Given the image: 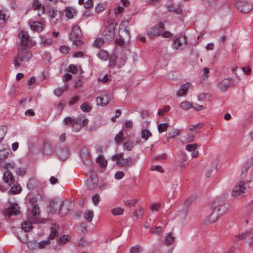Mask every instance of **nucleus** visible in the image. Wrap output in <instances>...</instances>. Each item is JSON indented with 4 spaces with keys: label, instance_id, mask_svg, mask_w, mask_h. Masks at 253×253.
Segmentation results:
<instances>
[{
    "label": "nucleus",
    "instance_id": "e433bc0d",
    "mask_svg": "<svg viewBox=\"0 0 253 253\" xmlns=\"http://www.w3.org/2000/svg\"><path fill=\"white\" fill-rule=\"evenodd\" d=\"M0 167L6 169L7 171H10L11 169H13L15 168V164L14 163H7L4 162Z\"/></svg>",
    "mask_w": 253,
    "mask_h": 253
},
{
    "label": "nucleus",
    "instance_id": "a19ab883",
    "mask_svg": "<svg viewBox=\"0 0 253 253\" xmlns=\"http://www.w3.org/2000/svg\"><path fill=\"white\" fill-rule=\"evenodd\" d=\"M169 125L168 123H162L158 125V129L160 133H162L167 130Z\"/></svg>",
    "mask_w": 253,
    "mask_h": 253
},
{
    "label": "nucleus",
    "instance_id": "37998d69",
    "mask_svg": "<svg viewBox=\"0 0 253 253\" xmlns=\"http://www.w3.org/2000/svg\"><path fill=\"white\" fill-rule=\"evenodd\" d=\"M210 95L208 93H202L198 96V100L200 101L210 100Z\"/></svg>",
    "mask_w": 253,
    "mask_h": 253
},
{
    "label": "nucleus",
    "instance_id": "f257e3e1",
    "mask_svg": "<svg viewBox=\"0 0 253 253\" xmlns=\"http://www.w3.org/2000/svg\"><path fill=\"white\" fill-rule=\"evenodd\" d=\"M32 56L31 52L27 48L25 47L18 48L17 55L14 60V64L15 68H18L21 66L24 65L26 63L28 62Z\"/></svg>",
    "mask_w": 253,
    "mask_h": 253
},
{
    "label": "nucleus",
    "instance_id": "bb28decb",
    "mask_svg": "<svg viewBox=\"0 0 253 253\" xmlns=\"http://www.w3.org/2000/svg\"><path fill=\"white\" fill-rule=\"evenodd\" d=\"M141 137L145 141H147L149 138L151 137L152 133L147 129L143 128L141 131Z\"/></svg>",
    "mask_w": 253,
    "mask_h": 253
},
{
    "label": "nucleus",
    "instance_id": "2f4dec72",
    "mask_svg": "<svg viewBox=\"0 0 253 253\" xmlns=\"http://www.w3.org/2000/svg\"><path fill=\"white\" fill-rule=\"evenodd\" d=\"M96 162L99 164L100 167H106L107 165V161L106 160L104 157L102 155H99L96 159Z\"/></svg>",
    "mask_w": 253,
    "mask_h": 253
},
{
    "label": "nucleus",
    "instance_id": "09e8293b",
    "mask_svg": "<svg viewBox=\"0 0 253 253\" xmlns=\"http://www.w3.org/2000/svg\"><path fill=\"white\" fill-rule=\"evenodd\" d=\"M124 202L125 203V205L127 207H130L132 206H134L136 203V199H131V200H124Z\"/></svg>",
    "mask_w": 253,
    "mask_h": 253
},
{
    "label": "nucleus",
    "instance_id": "13d9d810",
    "mask_svg": "<svg viewBox=\"0 0 253 253\" xmlns=\"http://www.w3.org/2000/svg\"><path fill=\"white\" fill-rule=\"evenodd\" d=\"M16 173L20 176H23L26 174V170L24 168H18L16 170Z\"/></svg>",
    "mask_w": 253,
    "mask_h": 253
},
{
    "label": "nucleus",
    "instance_id": "20e7f679",
    "mask_svg": "<svg viewBox=\"0 0 253 253\" xmlns=\"http://www.w3.org/2000/svg\"><path fill=\"white\" fill-rule=\"evenodd\" d=\"M164 30V24L163 22H160L158 24L149 28L147 33L150 38H153L155 37L160 36Z\"/></svg>",
    "mask_w": 253,
    "mask_h": 253
},
{
    "label": "nucleus",
    "instance_id": "c9c22d12",
    "mask_svg": "<svg viewBox=\"0 0 253 253\" xmlns=\"http://www.w3.org/2000/svg\"><path fill=\"white\" fill-rule=\"evenodd\" d=\"M181 159L179 160L178 163V167H179L182 169H184L185 167L186 162L187 161V158L185 154H181Z\"/></svg>",
    "mask_w": 253,
    "mask_h": 253
},
{
    "label": "nucleus",
    "instance_id": "7ed1b4c3",
    "mask_svg": "<svg viewBox=\"0 0 253 253\" xmlns=\"http://www.w3.org/2000/svg\"><path fill=\"white\" fill-rule=\"evenodd\" d=\"M64 202L62 200L54 199L50 201L49 204L50 211L51 213H55L57 211L61 216H64L67 212H62L63 208L64 207Z\"/></svg>",
    "mask_w": 253,
    "mask_h": 253
},
{
    "label": "nucleus",
    "instance_id": "864d4df0",
    "mask_svg": "<svg viewBox=\"0 0 253 253\" xmlns=\"http://www.w3.org/2000/svg\"><path fill=\"white\" fill-rule=\"evenodd\" d=\"M156 230L154 231L152 228H151L150 231L151 233L155 234L157 235H160L162 232L161 226H155Z\"/></svg>",
    "mask_w": 253,
    "mask_h": 253
},
{
    "label": "nucleus",
    "instance_id": "cd10ccee",
    "mask_svg": "<svg viewBox=\"0 0 253 253\" xmlns=\"http://www.w3.org/2000/svg\"><path fill=\"white\" fill-rule=\"evenodd\" d=\"M252 235V233H251L250 231H246L244 233L239 234L238 236H235V241H237L238 240H243L244 239H246L248 237L250 238Z\"/></svg>",
    "mask_w": 253,
    "mask_h": 253
},
{
    "label": "nucleus",
    "instance_id": "e2e57ef3",
    "mask_svg": "<svg viewBox=\"0 0 253 253\" xmlns=\"http://www.w3.org/2000/svg\"><path fill=\"white\" fill-rule=\"evenodd\" d=\"M72 40H73V44L76 46H81L83 44V42L81 41L80 38H75Z\"/></svg>",
    "mask_w": 253,
    "mask_h": 253
},
{
    "label": "nucleus",
    "instance_id": "3c124183",
    "mask_svg": "<svg viewBox=\"0 0 253 253\" xmlns=\"http://www.w3.org/2000/svg\"><path fill=\"white\" fill-rule=\"evenodd\" d=\"M31 213L34 217H37L40 214V209L39 207H37V206H33L31 210Z\"/></svg>",
    "mask_w": 253,
    "mask_h": 253
},
{
    "label": "nucleus",
    "instance_id": "6e6552de",
    "mask_svg": "<svg viewBox=\"0 0 253 253\" xmlns=\"http://www.w3.org/2000/svg\"><path fill=\"white\" fill-rule=\"evenodd\" d=\"M115 26L113 23L109 24L104 29L103 32V36L108 41L113 39L115 36Z\"/></svg>",
    "mask_w": 253,
    "mask_h": 253
},
{
    "label": "nucleus",
    "instance_id": "1a4fd4ad",
    "mask_svg": "<svg viewBox=\"0 0 253 253\" xmlns=\"http://www.w3.org/2000/svg\"><path fill=\"white\" fill-rule=\"evenodd\" d=\"M20 213L19 207L16 203H13L10 205L9 208L6 210L3 214L5 217L10 218L13 215H17Z\"/></svg>",
    "mask_w": 253,
    "mask_h": 253
},
{
    "label": "nucleus",
    "instance_id": "0e129e2a",
    "mask_svg": "<svg viewBox=\"0 0 253 253\" xmlns=\"http://www.w3.org/2000/svg\"><path fill=\"white\" fill-rule=\"evenodd\" d=\"M143 208L142 207H140L138 211H136L135 212V216L137 218H142V215L143 213Z\"/></svg>",
    "mask_w": 253,
    "mask_h": 253
},
{
    "label": "nucleus",
    "instance_id": "dca6fc26",
    "mask_svg": "<svg viewBox=\"0 0 253 253\" xmlns=\"http://www.w3.org/2000/svg\"><path fill=\"white\" fill-rule=\"evenodd\" d=\"M3 179L4 182L10 186L15 182V179L12 173L9 171H6L3 173Z\"/></svg>",
    "mask_w": 253,
    "mask_h": 253
},
{
    "label": "nucleus",
    "instance_id": "aec40b11",
    "mask_svg": "<svg viewBox=\"0 0 253 253\" xmlns=\"http://www.w3.org/2000/svg\"><path fill=\"white\" fill-rule=\"evenodd\" d=\"M198 148L197 143L189 144L186 146V149L189 151H193L192 153V157L193 158H196L198 157L199 153L198 151H196V149Z\"/></svg>",
    "mask_w": 253,
    "mask_h": 253
},
{
    "label": "nucleus",
    "instance_id": "473e14b6",
    "mask_svg": "<svg viewBox=\"0 0 253 253\" xmlns=\"http://www.w3.org/2000/svg\"><path fill=\"white\" fill-rule=\"evenodd\" d=\"M58 235V232L56 228V226L55 225H52L50 229V233L49 236V238L50 239H53L55 237Z\"/></svg>",
    "mask_w": 253,
    "mask_h": 253
},
{
    "label": "nucleus",
    "instance_id": "f03ea898",
    "mask_svg": "<svg viewBox=\"0 0 253 253\" xmlns=\"http://www.w3.org/2000/svg\"><path fill=\"white\" fill-rule=\"evenodd\" d=\"M250 181V180H247L246 182L241 181L239 185L234 188L232 191V195L237 199H240L246 195L250 188L248 185Z\"/></svg>",
    "mask_w": 253,
    "mask_h": 253
},
{
    "label": "nucleus",
    "instance_id": "6ab92c4d",
    "mask_svg": "<svg viewBox=\"0 0 253 253\" xmlns=\"http://www.w3.org/2000/svg\"><path fill=\"white\" fill-rule=\"evenodd\" d=\"M9 155V150L6 148L0 147V167L3 164L5 159Z\"/></svg>",
    "mask_w": 253,
    "mask_h": 253
},
{
    "label": "nucleus",
    "instance_id": "4c0bfd02",
    "mask_svg": "<svg viewBox=\"0 0 253 253\" xmlns=\"http://www.w3.org/2000/svg\"><path fill=\"white\" fill-rule=\"evenodd\" d=\"M175 238L170 233H167L165 236V242L167 245H171L174 242Z\"/></svg>",
    "mask_w": 253,
    "mask_h": 253
},
{
    "label": "nucleus",
    "instance_id": "4468645a",
    "mask_svg": "<svg viewBox=\"0 0 253 253\" xmlns=\"http://www.w3.org/2000/svg\"><path fill=\"white\" fill-rule=\"evenodd\" d=\"M230 208V205L228 204H224L215 207L214 208V210L217 212L218 214L221 216L225 213H226Z\"/></svg>",
    "mask_w": 253,
    "mask_h": 253
},
{
    "label": "nucleus",
    "instance_id": "9b49d317",
    "mask_svg": "<svg viewBox=\"0 0 253 253\" xmlns=\"http://www.w3.org/2000/svg\"><path fill=\"white\" fill-rule=\"evenodd\" d=\"M110 97L107 94H103L96 98L97 105L104 107L107 105L110 101Z\"/></svg>",
    "mask_w": 253,
    "mask_h": 253
},
{
    "label": "nucleus",
    "instance_id": "ddd939ff",
    "mask_svg": "<svg viewBox=\"0 0 253 253\" xmlns=\"http://www.w3.org/2000/svg\"><path fill=\"white\" fill-rule=\"evenodd\" d=\"M28 23L33 31L40 32L42 30V24L40 21H34L32 19H30Z\"/></svg>",
    "mask_w": 253,
    "mask_h": 253
},
{
    "label": "nucleus",
    "instance_id": "7c9ffc66",
    "mask_svg": "<svg viewBox=\"0 0 253 253\" xmlns=\"http://www.w3.org/2000/svg\"><path fill=\"white\" fill-rule=\"evenodd\" d=\"M68 85L67 84H66L62 87L57 88L55 89L54 90V94L57 96H60L63 92L68 90Z\"/></svg>",
    "mask_w": 253,
    "mask_h": 253
},
{
    "label": "nucleus",
    "instance_id": "603ef678",
    "mask_svg": "<svg viewBox=\"0 0 253 253\" xmlns=\"http://www.w3.org/2000/svg\"><path fill=\"white\" fill-rule=\"evenodd\" d=\"M74 10L72 8H67L66 9V16L68 18H72L73 17Z\"/></svg>",
    "mask_w": 253,
    "mask_h": 253
},
{
    "label": "nucleus",
    "instance_id": "052dcab7",
    "mask_svg": "<svg viewBox=\"0 0 253 253\" xmlns=\"http://www.w3.org/2000/svg\"><path fill=\"white\" fill-rule=\"evenodd\" d=\"M150 169L152 171L157 170L161 172L164 171V169L160 166H151Z\"/></svg>",
    "mask_w": 253,
    "mask_h": 253
},
{
    "label": "nucleus",
    "instance_id": "412c9836",
    "mask_svg": "<svg viewBox=\"0 0 253 253\" xmlns=\"http://www.w3.org/2000/svg\"><path fill=\"white\" fill-rule=\"evenodd\" d=\"M33 6L35 10L39 9V11L38 13V16H40L41 15L44 13L45 10L44 6L37 0H35L33 3Z\"/></svg>",
    "mask_w": 253,
    "mask_h": 253
},
{
    "label": "nucleus",
    "instance_id": "a878e982",
    "mask_svg": "<svg viewBox=\"0 0 253 253\" xmlns=\"http://www.w3.org/2000/svg\"><path fill=\"white\" fill-rule=\"evenodd\" d=\"M19 38L23 44L25 45L28 44L30 37L27 32L24 31L21 32L19 34Z\"/></svg>",
    "mask_w": 253,
    "mask_h": 253
},
{
    "label": "nucleus",
    "instance_id": "f8f14e48",
    "mask_svg": "<svg viewBox=\"0 0 253 253\" xmlns=\"http://www.w3.org/2000/svg\"><path fill=\"white\" fill-rule=\"evenodd\" d=\"M112 160L116 162V165L119 167H126L128 164L126 159L123 157V154H116L112 157Z\"/></svg>",
    "mask_w": 253,
    "mask_h": 253
},
{
    "label": "nucleus",
    "instance_id": "c756f323",
    "mask_svg": "<svg viewBox=\"0 0 253 253\" xmlns=\"http://www.w3.org/2000/svg\"><path fill=\"white\" fill-rule=\"evenodd\" d=\"M180 133V130L178 129H173L171 131H170L167 136L168 141H169L170 139H172L174 138L176 136L179 135Z\"/></svg>",
    "mask_w": 253,
    "mask_h": 253
},
{
    "label": "nucleus",
    "instance_id": "a18cd8bd",
    "mask_svg": "<svg viewBox=\"0 0 253 253\" xmlns=\"http://www.w3.org/2000/svg\"><path fill=\"white\" fill-rule=\"evenodd\" d=\"M6 133V128L4 126L0 127V142L3 140Z\"/></svg>",
    "mask_w": 253,
    "mask_h": 253
},
{
    "label": "nucleus",
    "instance_id": "c85d7f7f",
    "mask_svg": "<svg viewBox=\"0 0 253 253\" xmlns=\"http://www.w3.org/2000/svg\"><path fill=\"white\" fill-rule=\"evenodd\" d=\"M97 56L103 61H107L108 59L109 54L107 51L101 49L98 52Z\"/></svg>",
    "mask_w": 253,
    "mask_h": 253
},
{
    "label": "nucleus",
    "instance_id": "58836bf2",
    "mask_svg": "<svg viewBox=\"0 0 253 253\" xmlns=\"http://www.w3.org/2000/svg\"><path fill=\"white\" fill-rule=\"evenodd\" d=\"M124 211V210L119 207L111 210L112 213L115 216L122 215L123 214Z\"/></svg>",
    "mask_w": 253,
    "mask_h": 253
},
{
    "label": "nucleus",
    "instance_id": "774afa93",
    "mask_svg": "<svg viewBox=\"0 0 253 253\" xmlns=\"http://www.w3.org/2000/svg\"><path fill=\"white\" fill-rule=\"evenodd\" d=\"M60 51L61 53L65 54L70 51V48L65 45H62L60 48Z\"/></svg>",
    "mask_w": 253,
    "mask_h": 253
},
{
    "label": "nucleus",
    "instance_id": "5701e85b",
    "mask_svg": "<svg viewBox=\"0 0 253 253\" xmlns=\"http://www.w3.org/2000/svg\"><path fill=\"white\" fill-rule=\"evenodd\" d=\"M190 85L191 84L189 83H186L182 85L179 89L177 91V96H181L185 95L187 93Z\"/></svg>",
    "mask_w": 253,
    "mask_h": 253
},
{
    "label": "nucleus",
    "instance_id": "6e6d98bb",
    "mask_svg": "<svg viewBox=\"0 0 253 253\" xmlns=\"http://www.w3.org/2000/svg\"><path fill=\"white\" fill-rule=\"evenodd\" d=\"M59 156L61 159H66L69 157V154L66 150H63L58 153Z\"/></svg>",
    "mask_w": 253,
    "mask_h": 253
},
{
    "label": "nucleus",
    "instance_id": "ea45409f",
    "mask_svg": "<svg viewBox=\"0 0 253 253\" xmlns=\"http://www.w3.org/2000/svg\"><path fill=\"white\" fill-rule=\"evenodd\" d=\"M180 106L181 109L187 110L192 108V104L188 101H184L180 103Z\"/></svg>",
    "mask_w": 253,
    "mask_h": 253
},
{
    "label": "nucleus",
    "instance_id": "680f3d73",
    "mask_svg": "<svg viewBox=\"0 0 253 253\" xmlns=\"http://www.w3.org/2000/svg\"><path fill=\"white\" fill-rule=\"evenodd\" d=\"M123 140V133L122 131H120L119 133L115 137V140L116 142H120Z\"/></svg>",
    "mask_w": 253,
    "mask_h": 253
},
{
    "label": "nucleus",
    "instance_id": "a211bd4d",
    "mask_svg": "<svg viewBox=\"0 0 253 253\" xmlns=\"http://www.w3.org/2000/svg\"><path fill=\"white\" fill-rule=\"evenodd\" d=\"M82 36L81 30L79 25H75L72 27V32L70 35L71 39L80 38Z\"/></svg>",
    "mask_w": 253,
    "mask_h": 253
},
{
    "label": "nucleus",
    "instance_id": "f3484780",
    "mask_svg": "<svg viewBox=\"0 0 253 253\" xmlns=\"http://www.w3.org/2000/svg\"><path fill=\"white\" fill-rule=\"evenodd\" d=\"M97 183L98 179L95 175H90V177L86 181V186L90 190L94 189L97 186Z\"/></svg>",
    "mask_w": 253,
    "mask_h": 253
},
{
    "label": "nucleus",
    "instance_id": "8fccbe9b",
    "mask_svg": "<svg viewBox=\"0 0 253 253\" xmlns=\"http://www.w3.org/2000/svg\"><path fill=\"white\" fill-rule=\"evenodd\" d=\"M42 45L43 46H47L50 45L52 43V40L50 39H47L45 37H42L41 38Z\"/></svg>",
    "mask_w": 253,
    "mask_h": 253
},
{
    "label": "nucleus",
    "instance_id": "49530a36",
    "mask_svg": "<svg viewBox=\"0 0 253 253\" xmlns=\"http://www.w3.org/2000/svg\"><path fill=\"white\" fill-rule=\"evenodd\" d=\"M142 251V248L140 246L137 245L131 248L130 252V253H140Z\"/></svg>",
    "mask_w": 253,
    "mask_h": 253
},
{
    "label": "nucleus",
    "instance_id": "5fc2aeb1",
    "mask_svg": "<svg viewBox=\"0 0 253 253\" xmlns=\"http://www.w3.org/2000/svg\"><path fill=\"white\" fill-rule=\"evenodd\" d=\"M49 244L48 240L42 241L38 243V247L40 249H43Z\"/></svg>",
    "mask_w": 253,
    "mask_h": 253
},
{
    "label": "nucleus",
    "instance_id": "72a5a7b5",
    "mask_svg": "<svg viewBox=\"0 0 253 253\" xmlns=\"http://www.w3.org/2000/svg\"><path fill=\"white\" fill-rule=\"evenodd\" d=\"M93 216V211L88 210L86 211L84 214V219L87 220L88 222H90Z\"/></svg>",
    "mask_w": 253,
    "mask_h": 253
},
{
    "label": "nucleus",
    "instance_id": "bf43d9fd",
    "mask_svg": "<svg viewBox=\"0 0 253 253\" xmlns=\"http://www.w3.org/2000/svg\"><path fill=\"white\" fill-rule=\"evenodd\" d=\"M210 74L209 69L205 68L203 69V78L204 80H207Z\"/></svg>",
    "mask_w": 253,
    "mask_h": 253
},
{
    "label": "nucleus",
    "instance_id": "69168bd1",
    "mask_svg": "<svg viewBox=\"0 0 253 253\" xmlns=\"http://www.w3.org/2000/svg\"><path fill=\"white\" fill-rule=\"evenodd\" d=\"M116 58L115 56H112L109 58V66L110 67H113L116 65Z\"/></svg>",
    "mask_w": 253,
    "mask_h": 253
},
{
    "label": "nucleus",
    "instance_id": "423d86ee",
    "mask_svg": "<svg viewBox=\"0 0 253 253\" xmlns=\"http://www.w3.org/2000/svg\"><path fill=\"white\" fill-rule=\"evenodd\" d=\"M126 22H122L119 26V36L123 42H127L130 39V34L126 28Z\"/></svg>",
    "mask_w": 253,
    "mask_h": 253
},
{
    "label": "nucleus",
    "instance_id": "b1692460",
    "mask_svg": "<svg viewBox=\"0 0 253 253\" xmlns=\"http://www.w3.org/2000/svg\"><path fill=\"white\" fill-rule=\"evenodd\" d=\"M82 116H79L74 122L72 125V129L75 132L79 131L82 128V125L81 124Z\"/></svg>",
    "mask_w": 253,
    "mask_h": 253
},
{
    "label": "nucleus",
    "instance_id": "79ce46f5",
    "mask_svg": "<svg viewBox=\"0 0 253 253\" xmlns=\"http://www.w3.org/2000/svg\"><path fill=\"white\" fill-rule=\"evenodd\" d=\"M80 108L83 111L85 112H88L92 109L91 107L87 102L83 103Z\"/></svg>",
    "mask_w": 253,
    "mask_h": 253
},
{
    "label": "nucleus",
    "instance_id": "de8ad7c7",
    "mask_svg": "<svg viewBox=\"0 0 253 253\" xmlns=\"http://www.w3.org/2000/svg\"><path fill=\"white\" fill-rule=\"evenodd\" d=\"M104 41L102 38L97 39L93 43V45L96 47H101L104 43Z\"/></svg>",
    "mask_w": 253,
    "mask_h": 253
},
{
    "label": "nucleus",
    "instance_id": "9d476101",
    "mask_svg": "<svg viewBox=\"0 0 253 253\" xmlns=\"http://www.w3.org/2000/svg\"><path fill=\"white\" fill-rule=\"evenodd\" d=\"M236 84L235 82L231 78H227L223 79L218 84V87L222 90H225L228 88L234 86Z\"/></svg>",
    "mask_w": 253,
    "mask_h": 253
},
{
    "label": "nucleus",
    "instance_id": "2eb2a0df",
    "mask_svg": "<svg viewBox=\"0 0 253 253\" xmlns=\"http://www.w3.org/2000/svg\"><path fill=\"white\" fill-rule=\"evenodd\" d=\"M186 39L184 37H181L173 40L172 47L175 49H180L181 47L186 44Z\"/></svg>",
    "mask_w": 253,
    "mask_h": 253
},
{
    "label": "nucleus",
    "instance_id": "4d7b16f0",
    "mask_svg": "<svg viewBox=\"0 0 253 253\" xmlns=\"http://www.w3.org/2000/svg\"><path fill=\"white\" fill-rule=\"evenodd\" d=\"M70 239V237L68 235H64L60 238V242L62 244H65Z\"/></svg>",
    "mask_w": 253,
    "mask_h": 253
},
{
    "label": "nucleus",
    "instance_id": "0eeeda50",
    "mask_svg": "<svg viewBox=\"0 0 253 253\" xmlns=\"http://www.w3.org/2000/svg\"><path fill=\"white\" fill-rule=\"evenodd\" d=\"M236 6L240 12L244 13H248L253 9V4L245 1H238Z\"/></svg>",
    "mask_w": 253,
    "mask_h": 253
},
{
    "label": "nucleus",
    "instance_id": "f704fd0d",
    "mask_svg": "<svg viewBox=\"0 0 253 253\" xmlns=\"http://www.w3.org/2000/svg\"><path fill=\"white\" fill-rule=\"evenodd\" d=\"M203 123H198L196 125H191L189 126V129L192 131H195L196 132L198 131L199 129L202 128L204 126Z\"/></svg>",
    "mask_w": 253,
    "mask_h": 253
},
{
    "label": "nucleus",
    "instance_id": "4be33fe9",
    "mask_svg": "<svg viewBox=\"0 0 253 253\" xmlns=\"http://www.w3.org/2000/svg\"><path fill=\"white\" fill-rule=\"evenodd\" d=\"M220 217L217 212H216L214 210L210 216L208 217L207 220H205V223L206 224H208L209 223H212L215 222L217 219Z\"/></svg>",
    "mask_w": 253,
    "mask_h": 253
},
{
    "label": "nucleus",
    "instance_id": "393cba45",
    "mask_svg": "<svg viewBox=\"0 0 253 253\" xmlns=\"http://www.w3.org/2000/svg\"><path fill=\"white\" fill-rule=\"evenodd\" d=\"M253 165V155L252 159L248 160L244 166L243 169L241 173V176L243 178L245 177L247 173L248 169Z\"/></svg>",
    "mask_w": 253,
    "mask_h": 253
},
{
    "label": "nucleus",
    "instance_id": "338daca9",
    "mask_svg": "<svg viewBox=\"0 0 253 253\" xmlns=\"http://www.w3.org/2000/svg\"><path fill=\"white\" fill-rule=\"evenodd\" d=\"M74 121H75L74 119L70 117H66L64 120V123L65 125H70L72 123L73 124Z\"/></svg>",
    "mask_w": 253,
    "mask_h": 253
},
{
    "label": "nucleus",
    "instance_id": "39448f33",
    "mask_svg": "<svg viewBox=\"0 0 253 253\" xmlns=\"http://www.w3.org/2000/svg\"><path fill=\"white\" fill-rule=\"evenodd\" d=\"M32 228V223L30 221H25L22 224V227L19 228V230L21 231V234H23L25 236L24 238H22L21 236L19 237V239L22 243H27L28 241V237L27 232L29 231Z\"/></svg>",
    "mask_w": 253,
    "mask_h": 253
},
{
    "label": "nucleus",
    "instance_id": "c03bdc74",
    "mask_svg": "<svg viewBox=\"0 0 253 253\" xmlns=\"http://www.w3.org/2000/svg\"><path fill=\"white\" fill-rule=\"evenodd\" d=\"M21 190V187L20 185H14L11 188V192L14 194L19 193Z\"/></svg>",
    "mask_w": 253,
    "mask_h": 253
}]
</instances>
